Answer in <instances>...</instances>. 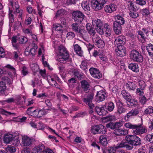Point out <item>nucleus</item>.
<instances>
[{"instance_id": "nucleus-1", "label": "nucleus", "mask_w": 153, "mask_h": 153, "mask_svg": "<svg viewBox=\"0 0 153 153\" xmlns=\"http://www.w3.org/2000/svg\"><path fill=\"white\" fill-rule=\"evenodd\" d=\"M126 142H122L117 147V149L125 147L127 150L132 149L133 147L130 146L128 144L132 146H138L141 144V141L140 139L135 135H127L125 137Z\"/></svg>"}, {"instance_id": "nucleus-2", "label": "nucleus", "mask_w": 153, "mask_h": 153, "mask_svg": "<svg viewBox=\"0 0 153 153\" xmlns=\"http://www.w3.org/2000/svg\"><path fill=\"white\" fill-rule=\"evenodd\" d=\"M59 54L57 60L60 63L65 64L70 61L69 55L66 49L63 46L58 47Z\"/></svg>"}, {"instance_id": "nucleus-3", "label": "nucleus", "mask_w": 153, "mask_h": 153, "mask_svg": "<svg viewBox=\"0 0 153 153\" xmlns=\"http://www.w3.org/2000/svg\"><path fill=\"white\" fill-rule=\"evenodd\" d=\"M71 27L73 31L77 33L79 36L85 40L88 41L89 37L87 32L84 29L80 28L78 24L76 23L72 24Z\"/></svg>"}, {"instance_id": "nucleus-4", "label": "nucleus", "mask_w": 153, "mask_h": 153, "mask_svg": "<svg viewBox=\"0 0 153 153\" xmlns=\"http://www.w3.org/2000/svg\"><path fill=\"white\" fill-rule=\"evenodd\" d=\"M124 126L127 128L134 129L133 132L136 134H142L147 131L145 127L141 125H136L128 122L125 123Z\"/></svg>"}, {"instance_id": "nucleus-5", "label": "nucleus", "mask_w": 153, "mask_h": 153, "mask_svg": "<svg viewBox=\"0 0 153 153\" xmlns=\"http://www.w3.org/2000/svg\"><path fill=\"white\" fill-rule=\"evenodd\" d=\"M130 57V58L135 62H142L143 61L142 55L135 50H133L131 51Z\"/></svg>"}, {"instance_id": "nucleus-6", "label": "nucleus", "mask_w": 153, "mask_h": 153, "mask_svg": "<svg viewBox=\"0 0 153 153\" xmlns=\"http://www.w3.org/2000/svg\"><path fill=\"white\" fill-rule=\"evenodd\" d=\"M92 23V25L98 33L100 35L103 34V23L100 19H97L93 20Z\"/></svg>"}, {"instance_id": "nucleus-7", "label": "nucleus", "mask_w": 153, "mask_h": 153, "mask_svg": "<svg viewBox=\"0 0 153 153\" xmlns=\"http://www.w3.org/2000/svg\"><path fill=\"white\" fill-rule=\"evenodd\" d=\"M91 131V133L94 134H105L106 132L105 127L102 124L92 126Z\"/></svg>"}, {"instance_id": "nucleus-8", "label": "nucleus", "mask_w": 153, "mask_h": 153, "mask_svg": "<svg viewBox=\"0 0 153 153\" xmlns=\"http://www.w3.org/2000/svg\"><path fill=\"white\" fill-rule=\"evenodd\" d=\"M91 6L95 10H100L103 7L106 3L105 0H92Z\"/></svg>"}, {"instance_id": "nucleus-9", "label": "nucleus", "mask_w": 153, "mask_h": 153, "mask_svg": "<svg viewBox=\"0 0 153 153\" xmlns=\"http://www.w3.org/2000/svg\"><path fill=\"white\" fill-rule=\"evenodd\" d=\"M35 142V140L32 137H30L27 136L22 137V144L23 147H30Z\"/></svg>"}, {"instance_id": "nucleus-10", "label": "nucleus", "mask_w": 153, "mask_h": 153, "mask_svg": "<svg viewBox=\"0 0 153 153\" xmlns=\"http://www.w3.org/2000/svg\"><path fill=\"white\" fill-rule=\"evenodd\" d=\"M73 16L75 21L81 23L85 18V16L80 11L77 10L73 12Z\"/></svg>"}, {"instance_id": "nucleus-11", "label": "nucleus", "mask_w": 153, "mask_h": 153, "mask_svg": "<svg viewBox=\"0 0 153 153\" xmlns=\"http://www.w3.org/2000/svg\"><path fill=\"white\" fill-rule=\"evenodd\" d=\"M4 142L7 143L13 140V141H15L16 143H17L19 141V139L18 137L16 138L14 137L12 134H6L4 136Z\"/></svg>"}, {"instance_id": "nucleus-12", "label": "nucleus", "mask_w": 153, "mask_h": 153, "mask_svg": "<svg viewBox=\"0 0 153 153\" xmlns=\"http://www.w3.org/2000/svg\"><path fill=\"white\" fill-rule=\"evenodd\" d=\"M114 42L117 46H123L126 42L125 37L123 36H119L115 39Z\"/></svg>"}, {"instance_id": "nucleus-13", "label": "nucleus", "mask_w": 153, "mask_h": 153, "mask_svg": "<svg viewBox=\"0 0 153 153\" xmlns=\"http://www.w3.org/2000/svg\"><path fill=\"white\" fill-rule=\"evenodd\" d=\"M106 97V94L105 92L102 90L98 91L95 96V100L96 101L99 102L103 101Z\"/></svg>"}, {"instance_id": "nucleus-14", "label": "nucleus", "mask_w": 153, "mask_h": 153, "mask_svg": "<svg viewBox=\"0 0 153 153\" xmlns=\"http://www.w3.org/2000/svg\"><path fill=\"white\" fill-rule=\"evenodd\" d=\"M89 70L91 74L93 77L99 79L102 77V74L97 69L91 68L89 69Z\"/></svg>"}, {"instance_id": "nucleus-15", "label": "nucleus", "mask_w": 153, "mask_h": 153, "mask_svg": "<svg viewBox=\"0 0 153 153\" xmlns=\"http://www.w3.org/2000/svg\"><path fill=\"white\" fill-rule=\"evenodd\" d=\"M93 42L95 43L96 46L100 48H102L105 45L104 41L102 40L100 37L98 36L92 40Z\"/></svg>"}, {"instance_id": "nucleus-16", "label": "nucleus", "mask_w": 153, "mask_h": 153, "mask_svg": "<svg viewBox=\"0 0 153 153\" xmlns=\"http://www.w3.org/2000/svg\"><path fill=\"white\" fill-rule=\"evenodd\" d=\"M11 5L14 9L16 10V12L18 14V17L19 19H22V10H19V6L17 2L14 3L11 2Z\"/></svg>"}, {"instance_id": "nucleus-17", "label": "nucleus", "mask_w": 153, "mask_h": 153, "mask_svg": "<svg viewBox=\"0 0 153 153\" xmlns=\"http://www.w3.org/2000/svg\"><path fill=\"white\" fill-rule=\"evenodd\" d=\"M45 149V146L40 144L35 146L32 149L31 153H43Z\"/></svg>"}, {"instance_id": "nucleus-18", "label": "nucleus", "mask_w": 153, "mask_h": 153, "mask_svg": "<svg viewBox=\"0 0 153 153\" xmlns=\"http://www.w3.org/2000/svg\"><path fill=\"white\" fill-rule=\"evenodd\" d=\"M117 55L120 57H123L126 55V51L125 48L123 46H117L115 49Z\"/></svg>"}, {"instance_id": "nucleus-19", "label": "nucleus", "mask_w": 153, "mask_h": 153, "mask_svg": "<svg viewBox=\"0 0 153 153\" xmlns=\"http://www.w3.org/2000/svg\"><path fill=\"white\" fill-rule=\"evenodd\" d=\"M93 98V95H90L84 98L83 100L89 107H94V105L92 102Z\"/></svg>"}, {"instance_id": "nucleus-20", "label": "nucleus", "mask_w": 153, "mask_h": 153, "mask_svg": "<svg viewBox=\"0 0 153 153\" xmlns=\"http://www.w3.org/2000/svg\"><path fill=\"white\" fill-rule=\"evenodd\" d=\"M117 6L114 4H110L107 5L104 7V10L106 12L111 13L116 10Z\"/></svg>"}, {"instance_id": "nucleus-21", "label": "nucleus", "mask_w": 153, "mask_h": 153, "mask_svg": "<svg viewBox=\"0 0 153 153\" xmlns=\"http://www.w3.org/2000/svg\"><path fill=\"white\" fill-rule=\"evenodd\" d=\"M122 25L118 23L117 22H114L113 29L116 34H119L121 33L122 30L121 25Z\"/></svg>"}, {"instance_id": "nucleus-22", "label": "nucleus", "mask_w": 153, "mask_h": 153, "mask_svg": "<svg viewBox=\"0 0 153 153\" xmlns=\"http://www.w3.org/2000/svg\"><path fill=\"white\" fill-rule=\"evenodd\" d=\"M114 133L117 136L125 135L128 134V131L126 129L117 128L114 131Z\"/></svg>"}, {"instance_id": "nucleus-23", "label": "nucleus", "mask_w": 153, "mask_h": 153, "mask_svg": "<svg viewBox=\"0 0 153 153\" xmlns=\"http://www.w3.org/2000/svg\"><path fill=\"white\" fill-rule=\"evenodd\" d=\"M95 111L99 115H105L106 114V111L105 110L104 107L97 106L95 108Z\"/></svg>"}, {"instance_id": "nucleus-24", "label": "nucleus", "mask_w": 153, "mask_h": 153, "mask_svg": "<svg viewBox=\"0 0 153 153\" xmlns=\"http://www.w3.org/2000/svg\"><path fill=\"white\" fill-rule=\"evenodd\" d=\"M127 5L129 10L131 11H136L138 9V8L133 1H128Z\"/></svg>"}, {"instance_id": "nucleus-25", "label": "nucleus", "mask_w": 153, "mask_h": 153, "mask_svg": "<svg viewBox=\"0 0 153 153\" xmlns=\"http://www.w3.org/2000/svg\"><path fill=\"white\" fill-rule=\"evenodd\" d=\"M103 29L105 32V34L106 36H108L111 35V29L109 25L106 23L104 24Z\"/></svg>"}, {"instance_id": "nucleus-26", "label": "nucleus", "mask_w": 153, "mask_h": 153, "mask_svg": "<svg viewBox=\"0 0 153 153\" xmlns=\"http://www.w3.org/2000/svg\"><path fill=\"white\" fill-rule=\"evenodd\" d=\"M6 89L5 83L3 82H0V93L5 96L7 95V94L5 92Z\"/></svg>"}, {"instance_id": "nucleus-27", "label": "nucleus", "mask_w": 153, "mask_h": 153, "mask_svg": "<svg viewBox=\"0 0 153 153\" xmlns=\"http://www.w3.org/2000/svg\"><path fill=\"white\" fill-rule=\"evenodd\" d=\"M81 87L84 91H88L89 90V84L88 82L85 80H83L81 82Z\"/></svg>"}, {"instance_id": "nucleus-28", "label": "nucleus", "mask_w": 153, "mask_h": 153, "mask_svg": "<svg viewBox=\"0 0 153 153\" xmlns=\"http://www.w3.org/2000/svg\"><path fill=\"white\" fill-rule=\"evenodd\" d=\"M146 48L149 56L152 57L153 56V45L149 44L146 46Z\"/></svg>"}, {"instance_id": "nucleus-29", "label": "nucleus", "mask_w": 153, "mask_h": 153, "mask_svg": "<svg viewBox=\"0 0 153 153\" xmlns=\"http://www.w3.org/2000/svg\"><path fill=\"white\" fill-rule=\"evenodd\" d=\"M128 68L134 72H137L139 71L138 66L136 63H131L129 64Z\"/></svg>"}, {"instance_id": "nucleus-30", "label": "nucleus", "mask_w": 153, "mask_h": 153, "mask_svg": "<svg viewBox=\"0 0 153 153\" xmlns=\"http://www.w3.org/2000/svg\"><path fill=\"white\" fill-rule=\"evenodd\" d=\"M53 29L57 31H59L60 33H62L63 31V27L59 23L54 24L53 25Z\"/></svg>"}, {"instance_id": "nucleus-31", "label": "nucleus", "mask_w": 153, "mask_h": 153, "mask_svg": "<svg viewBox=\"0 0 153 153\" xmlns=\"http://www.w3.org/2000/svg\"><path fill=\"white\" fill-rule=\"evenodd\" d=\"M126 86L129 90H134L136 87V85L134 82H129L126 84Z\"/></svg>"}, {"instance_id": "nucleus-32", "label": "nucleus", "mask_w": 153, "mask_h": 153, "mask_svg": "<svg viewBox=\"0 0 153 153\" xmlns=\"http://www.w3.org/2000/svg\"><path fill=\"white\" fill-rule=\"evenodd\" d=\"M74 51L78 55L80 56H82L83 52L81 50V47L79 46L76 44L74 45Z\"/></svg>"}, {"instance_id": "nucleus-33", "label": "nucleus", "mask_w": 153, "mask_h": 153, "mask_svg": "<svg viewBox=\"0 0 153 153\" xmlns=\"http://www.w3.org/2000/svg\"><path fill=\"white\" fill-rule=\"evenodd\" d=\"M89 4V2L87 1H84L82 2L81 6L85 11H88L90 10Z\"/></svg>"}, {"instance_id": "nucleus-34", "label": "nucleus", "mask_w": 153, "mask_h": 153, "mask_svg": "<svg viewBox=\"0 0 153 153\" xmlns=\"http://www.w3.org/2000/svg\"><path fill=\"white\" fill-rule=\"evenodd\" d=\"M116 21H114L115 22H117L118 23L123 25L125 23V20L123 17L119 15H117L116 16Z\"/></svg>"}, {"instance_id": "nucleus-35", "label": "nucleus", "mask_w": 153, "mask_h": 153, "mask_svg": "<svg viewBox=\"0 0 153 153\" xmlns=\"http://www.w3.org/2000/svg\"><path fill=\"white\" fill-rule=\"evenodd\" d=\"M99 142L102 145H106L108 143L106 137L104 135L101 136L100 137Z\"/></svg>"}, {"instance_id": "nucleus-36", "label": "nucleus", "mask_w": 153, "mask_h": 153, "mask_svg": "<svg viewBox=\"0 0 153 153\" xmlns=\"http://www.w3.org/2000/svg\"><path fill=\"white\" fill-rule=\"evenodd\" d=\"M17 39V37L16 36H13L12 38V45L13 47L16 49H18L19 48V46L16 44Z\"/></svg>"}, {"instance_id": "nucleus-37", "label": "nucleus", "mask_w": 153, "mask_h": 153, "mask_svg": "<svg viewBox=\"0 0 153 153\" xmlns=\"http://www.w3.org/2000/svg\"><path fill=\"white\" fill-rule=\"evenodd\" d=\"M29 48H30V51L29 52V55H32V56H33L36 53V49L35 48H31V47H30V45H29L28 48H27L25 50V53H26L27 52H29L28 50H29Z\"/></svg>"}, {"instance_id": "nucleus-38", "label": "nucleus", "mask_w": 153, "mask_h": 153, "mask_svg": "<svg viewBox=\"0 0 153 153\" xmlns=\"http://www.w3.org/2000/svg\"><path fill=\"white\" fill-rule=\"evenodd\" d=\"M140 12L143 15L146 17L150 15V13L149 8H144L140 10Z\"/></svg>"}, {"instance_id": "nucleus-39", "label": "nucleus", "mask_w": 153, "mask_h": 153, "mask_svg": "<svg viewBox=\"0 0 153 153\" xmlns=\"http://www.w3.org/2000/svg\"><path fill=\"white\" fill-rule=\"evenodd\" d=\"M123 97L126 100L129 98H131V95L130 94L125 90H123L121 93Z\"/></svg>"}, {"instance_id": "nucleus-40", "label": "nucleus", "mask_w": 153, "mask_h": 153, "mask_svg": "<svg viewBox=\"0 0 153 153\" xmlns=\"http://www.w3.org/2000/svg\"><path fill=\"white\" fill-rule=\"evenodd\" d=\"M74 75L80 79H82L83 77V74L78 70H75L74 71Z\"/></svg>"}, {"instance_id": "nucleus-41", "label": "nucleus", "mask_w": 153, "mask_h": 153, "mask_svg": "<svg viewBox=\"0 0 153 153\" xmlns=\"http://www.w3.org/2000/svg\"><path fill=\"white\" fill-rule=\"evenodd\" d=\"M126 101L128 105L132 106L136 105L137 103V101L135 99H132L131 96V98H128V99Z\"/></svg>"}, {"instance_id": "nucleus-42", "label": "nucleus", "mask_w": 153, "mask_h": 153, "mask_svg": "<svg viewBox=\"0 0 153 153\" xmlns=\"http://www.w3.org/2000/svg\"><path fill=\"white\" fill-rule=\"evenodd\" d=\"M88 33L91 36V38L92 39L96 38V37H97L98 36L96 35V32L94 30V29L92 28L88 31Z\"/></svg>"}, {"instance_id": "nucleus-43", "label": "nucleus", "mask_w": 153, "mask_h": 153, "mask_svg": "<svg viewBox=\"0 0 153 153\" xmlns=\"http://www.w3.org/2000/svg\"><path fill=\"white\" fill-rule=\"evenodd\" d=\"M6 150L8 152L13 153L16 151V149L14 146L11 145H8L6 148Z\"/></svg>"}, {"instance_id": "nucleus-44", "label": "nucleus", "mask_w": 153, "mask_h": 153, "mask_svg": "<svg viewBox=\"0 0 153 153\" xmlns=\"http://www.w3.org/2000/svg\"><path fill=\"white\" fill-rule=\"evenodd\" d=\"M106 106L108 110L110 112L113 111L115 106L114 104L112 102H109Z\"/></svg>"}, {"instance_id": "nucleus-45", "label": "nucleus", "mask_w": 153, "mask_h": 153, "mask_svg": "<svg viewBox=\"0 0 153 153\" xmlns=\"http://www.w3.org/2000/svg\"><path fill=\"white\" fill-rule=\"evenodd\" d=\"M144 90L141 88H137L136 90L135 93L137 95L140 96H142L144 94Z\"/></svg>"}, {"instance_id": "nucleus-46", "label": "nucleus", "mask_w": 153, "mask_h": 153, "mask_svg": "<svg viewBox=\"0 0 153 153\" xmlns=\"http://www.w3.org/2000/svg\"><path fill=\"white\" fill-rule=\"evenodd\" d=\"M80 68L82 70H85V71L87 69V62L85 60L83 61L80 65Z\"/></svg>"}, {"instance_id": "nucleus-47", "label": "nucleus", "mask_w": 153, "mask_h": 153, "mask_svg": "<svg viewBox=\"0 0 153 153\" xmlns=\"http://www.w3.org/2000/svg\"><path fill=\"white\" fill-rule=\"evenodd\" d=\"M144 113L146 114L153 113V107L152 106H149L145 110Z\"/></svg>"}, {"instance_id": "nucleus-48", "label": "nucleus", "mask_w": 153, "mask_h": 153, "mask_svg": "<svg viewBox=\"0 0 153 153\" xmlns=\"http://www.w3.org/2000/svg\"><path fill=\"white\" fill-rule=\"evenodd\" d=\"M47 112L44 109H39L38 117H41L42 116L46 115Z\"/></svg>"}, {"instance_id": "nucleus-49", "label": "nucleus", "mask_w": 153, "mask_h": 153, "mask_svg": "<svg viewBox=\"0 0 153 153\" xmlns=\"http://www.w3.org/2000/svg\"><path fill=\"white\" fill-rule=\"evenodd\" d=\"M27 40V39L23 36H21L19 39V43L21 44L25 43Z\"/></svg>"}, {"instance_id": "nucleus-50", "label": "nucleus", "mask_w": 153, "mask_h": 153, "mask_svg": "<svg viewBox=\"0 0 153 153\" xmlns=\"http://www.w3.org/2000/svg\"><path fill=\"white\" fill-rule=\"evenodd\" d=\"M85 45L87 47L88 50L90 54L91 53V51L93 49L94 47V45H92L89 42H87L85 44Z\"/></svg>"}, {"instance_id": "nucleus-51", "label": "nucleus", "mask_w": 153, "mask_h": 153, "mask_svg": "<svg viewBox=\"0 0 153 153\" xmlns=\"http://www.w3.org/2000/svg\"><path fill=\"white\" fill-rule=\"evenodd\" d=\"M115 123L111 122H110L106 125V127L107 128H109L113 130L115 129Z\"/></svg>"}, {"instance_id": "nucleus-52", "label": "nucleus", "mask_w": 153, "mask_h": 153, "mask_svg": "<svg viewBox=\"0 0 153 153\" xmlns=\"http://www.w3.org/2000/svg\"><path fill=\"white\" fill-rule=\"evenodd\" d=\"M65 13L64 10L63 9H61L59 10L57 12L56 15V18L58 17H60L62 16Z\"/></svg>"}, {"instance_id": "nucleus-53", "label": "nucleus", "mask_w": 153, "mask_h": 153, "mask_svg": "<svg viewBox=\"0 0 153 153\" xmlns=\"http://www.w3.org/2000/svg\"><path fill=\"white\" fill-rule=\"evenodd\" d=\"M75 36L74 33L73 32H68L67 34V38L69 39H71Z\"/></svg>"}, {"instance_id": "nucleus-54", "label": "nucleus", "mask_w": 153, "mask_h": 153, "mask_svg": "<svg viewBox=\"0 0 153 153\" xmlns=\"http://www.w3.org/2000/svg\"><path fill=\"white\" fill-rule=\"evenodd\" d=\"M126 109L122 106H119L118 107L117 112L119 114H121L125 113L126 112Z\"/></svg>"}, {"instance_id": "nucleus-55", "label": "nucleus", "mask_w": 153, "mask_h": 153, "mask_svg": "<svg viewBox=\"0 0 153 153\" xmlns=\"http://www.w3.org/2000/svg\"><path fill=\"white\" fill-rule=\"evenodd\" d=\"M49 82L50 83V84L52 85H56V84H57V83L56 81L54 80L53 78H51V77L49 76L48 78Z\"/></svg>"}, {"instance_id": "nucleus-56", "label": "nucleus", "mask_w": 153, "mask_h": 153, "mask_svg": "<svg viewBox=\"0 0 153 153\" xmlns=\"http://www.w3.org/2000/svg\"><path fill=\"white\" fill-rule=\"evenodd\" d=\"M146 138L147 141L150 143H153V134L147 135Z\"/></svg>"}, {"instance_id": "nucleus-57", "label": "nucleus", "mask_w": 153, "mask_h": 153, "mask_svg": "<svg viewBox=\"0 0 153 153\" xmlns=\"http://www.w3.org/2000/svg\"><path fill=\"white\" fill-rule=\"evenodd\" d=\"M139 36H140L142 39L145 41L146 39L148 37L146 35H145V34H144L142 32L141 30L138 31V37H139Z\"/></svg>"}, {"instance_id": "nucleus-58", "label": "nucleus", "mask_w": 153, "mask_h": 153, "mask_svg": "<svg viewBox=\"0 0 153 153\" xmlns=\"http://www.w3.org/2000/svg\"><path fill=\"white\" fill-rule=\"evenodd\" d=\"M106 117L107 121H114L116 120L115 117L113 115L107 116Z\"/></svg>"}, {"instance_id": "nucleus-59", "label": "nucleus", "mask_w": 153, "mask_h": 153, "mask_svg": "<svg viewBox=\"0 0 153 153\" xmlns=\"http://www.w3.org/2000/svg\"><path fill=\"white\" fill-rule=\"evenodd\" d=\"M32 70L34 72H36L39 70L38 66L35 64H33L30 65Z\"/></svg>"}, {"instance_id": "nucleus-60", "label": "nucleus", "mask_w": 153, "mask_h": 153, "mask_svg": "<svg viewBox=\"0 0 153 153\" xmlns=\"http://www.w3.org/2000/svg\"><path fill=\"white\" fill-rule=\"evenodd\" d=\"M5 67L10 70L11 71H12V72L14 74H16V71L15 68L14 67H13V66L10 65L8 64L5 66Z\"/></svg>"}, {"instance_id": "nucleus-61", "label": "nucleus", "mask_w": 153, "mask_h": 153, "mask_svg": "<svg viewBox=\"0 0 153 153\" xmlns=\"http://www.w3.org/2000/svg\"><path fill=\"white\" fill-rule=\"evenodd\" d=\"M146 0H136V3L141 6H143L146 4Z\"/></svg>"}, {"instance_id": "nucleus-62", "label": "nucleus", "mask_w": 153, "mask_h": 153, "mask_svg": "<svg viewBox=\"0 0 153 153\" xmlns=\"http://www.w3.org/2000/svg\"><path fill=\"white\" fill-rule=\"evenodd\" d=\"M119 144L117 145V146L115 147H110L109 149H108V153H114L116 152V149H117V147L119 146Z\"/></svg>"}, {"instance_id": "nucleus-63", "label": "nucleus", "mask_w": 153, "mask_h": 153, "mask_svg": "<svg viewBox=\"0 0 153 153\" xmlns=\"http://www.w3.org/2000/svg\"><path fill=\"white\" fill-rule=\"evenodd\" d=\"M22 73L24 76L26 75L28 73V72L27 68L25 67L24 66L22 68Z\"/></svg>"}, {"instance_id": "nucleus-64", "label": "nucleus", "mask_w": 153, "mask_h": 153, "mask_svg": "<svg viewBox=\"0 0 153 153\" xmlns=\"http://www.w3.org/2000/svg\"><path fill=\"white\" fill-rule=\"evenodd\" d=\"M129 15L131 17L134 19L138 16V14L136 11L130 12L129 13Z\"/></svg>"}]
</instances>
